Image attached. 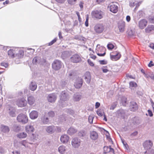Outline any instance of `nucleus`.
<instances>
[{
	"instance_id": "nucleus-44",
	"label": "nucleus",
	"mask_w": 154,
	"mask_h": 154,
	"mask_svg": "<svg viewBox=\"0 0 154 154\" xmlns=\"http://www.w3.org/2000/svg\"><path fill=\"white\" fill-rule=\"evenodd\" d=\"M19 58H21L24 55V52L22 50H20L18 53L17 54Z\"/></svg>"
},
{
	"instance_id": "nucleus-31",
	"label": "nucleus",
	"mask_w": 154,
	"mask_h": 154,
	"mask_svg": "<svg viewBox=\"0 0 154 154\" xmlns=\"http://www.w3.org/2000/svg\"><path fill=\"white\" fill-rule=\"evenodd\" d=\"M121 102L123 106H125L128 103L127 98L124 96L121 97Z\"/></svg>"
},
{
	"instance_id": "nucleus-55",
	"label": "nucleus",
	"mask_w": 154,
	"mask_h": 154,
	"mask_svg": "<svg viewBox=\"0 0 154 154\" xmlns=\"http://www.w3.org/2000/svg\"><path fill=\"white\" fill-rule=\"evenodd\" d=\"M76 14L78 16L79 21V22H81L82 21V19L81 18L79 13L78 12H76Z\"/></svg>"
},
{
	"instance_id": "nucleus-29",
	"label": "nucleus",
	"mask_w": 154,
	"mask_h": 154,
	"mask_svg": "<svg viewBox=\"0 0 154 154\" xmlns=\"http://www.w3.org/2000/svg\"><path fill=\"white\" fill-rule=\"evenodd\" d=\"M86 132L84 130H82L79 131L78 133V136L81 138L85 137L86 136Z\"/></svg>"
},
{
	"instance_id": "nucleus-19",
	"label": "nucleus",
	"mask_w": 154,
	"mask_h": 154,
	"mask_svg": "<svg viewBox=\"0 0 154 154\" xmlns=\"http://www.w3.org/2000/svg\"><path fill=\"white\" fill-rule=\"evenodd\" d=\"M60 140L61 142L63 143H67L69 140V137L66 134L62 135L60 137Z\"/></svg>"
},
{
	"instance_id": "nucleus-57",
	"label": "nucleus",
	"mask_w": 154,
	"mask_h": 154,
	"mask_svg": "<svg viewBox=\"0 0 154 154\" xmlns=\"http://www.w3.org/2000/svg\"><path fill=\"white\" fill-rule=\"evenodd\" d=\"M148 113L149 116L150 117H152L153 116V114L152 112L150 109H148Z\"/></svg>"
},
{
	"instance_id": "nucleus-45",
	"label": "nucleus",
	"mask_w": 154,
	"mask_h": 154,
	"mask_svg": "<svg viewBox=\"0 0 154 154\" xmlns=\"http://www.w3.org/2000/svg\"><path fill=\"white\" fill-rule=\"evenodd\" d=\"M77 1V0H67V1L69 4L73 5L75 4Z\"/></svg>"
},
{
	"instance_id": "nucleus-59",
	"label": "nucleus",
	"mask_w": 154,
	"mask_h": 154,
	"mask_svg": "<svg viewBox=\"0 0 154 154\" xmlns=\"http://www.w3.org/2000/svg\"><path fill=\"white\" fill-rule=\"evenodd\" d=\"M93 118L92 116H89L88 117V120L89 122L91 123L93 122Z\"/></svg>"
},
{
	"instance_id": "nucleus-4",
	"label": "nucleus",
	"mask_w": 154,
	"mask_h": 154,
	"mask_svg": "<svg viewBox=\"0 0 154 154\" xmlns=\"http://www.w3.org/2000/svg\"><path fill=\"white\" fill-rule=\"evenodd\" d=\"M17 120L18 122L23 124H26L28 122L27 116L26 115L23 114H19L17 116Z\"/></svg>"
},
{
	"instance_id": "nucleus-24",
	"label": "nucleus",
	"mask_w": 154,
	"mask_h": 154,
	"mask_svg": "<svg viewBox=\"0 0 154 154\" xmlns=\"http://www.w3.org/2000/svg\"><path fill=\"white\" fill-rule=\"evenodd\" d=\"M90 137L93 140H96L98 137L97 133L95 131H93L90 133Z\"/></svg>"
},
{
	"instance_id": "nucleus-41",
	"label": "nucleus",
	"mask_w": 154,
	"mask_h": 154,
	"mask_svg": "<svg viewBox=\"0 0 154 154\" xmlns=\"http://www.w3.org/2000/svg\"><path fill=\"white\" fill-rule=\"evenodd\" d=\"M2 131L5 132H8L10 131L9 128L7 126H2Z\"/></svg>"
},
{
	"instance_id": "nucleus-50",
	"label": "nucleus",
	"mask_w": 154,
	"mask_h": 154,
	"mask_svg": "<svg viewBox=\"0 0 154 154\" xmlns=\"http://www.w3.org/2000/svg\"><path fill=\"white\" fill-rule=\"evenodd\" d=\"M144 154H154V150L153 149H151L150 151H146L145 152Z\"/></svg>"
},
{
	"instance_id": "nucleus-22",
	"label": "nucleus",
	"mask_w": 154,
	"mask_h": 154,
	"mask_svg": "<svg viewBox=\"0 0 154 154\" xmlns=\"http://www.w3.org/2000/svg\"><path fill=\"white\" fill-rule=\"evenodd\" d=\"M68 95L66 93L65 91H62L60 95V100L63 101H66L68 99Z\"/></svg>"
},
{
	"instance_id": "nucleus-3",
	"label": "nucleus",
	"mask_w": 154,
	"mask_h": 154,
	"mask_svg": "<svg viewBox=\"0 0 154 154\" xmlns=\"http://www.w3.org/2000/svg\"><path fill=\"white\" fill-rule=\"evenodd\" d=\"M62 64V63L61 61L58 60H55L52 64V68L55 71L58 70L61 68Z\"/></svg>"
},
{
	"instance_id": "nucleus-6",
	"label": "nucleus",
	"mask_w": 154,
	"mask_h": 154,
	"mask_svg": "<svg viewBox=\"0 0 154 154\" xmlns=\"http://www.w3.org/2000/svg\"><path fill=\"white\" fill-rule=\"evenodd\" d=\"M16 104L19 107H23L26 105L27 102L24 98H23L17 101Z\"/></svg>"
},
{
	"instance_id": "nucleus-52",
	"label": "nucleus",
	"mask_w": 154,
	"mask_h": 154,
	"mask_svg": "<svg viewBox=\"0 0 154 154\" xmlns=\"http://www.w3.org/2000/svg\"><path fill=\"white\" fill-rule=\"evenodd\" d=\"M54 115H55V114H54V112L52 111L49 112L48 113V115L49 117H53L54 116Z\"/></svg>"
},
{
	"instance_id": "nucleus-40",
	"label": "nucleus",
	"mask_w": 154,
	"mask_h": 154,
	"mask_svg": "<svg viewBox=\"0 0 154 154\" xmlns=\"http://www.w3.org/2000/svg\"><path fill=\"white\" fill-rule=\"evenodd\" d=\"M20 143L21 145L25 147H28L29 143L25 140H23L20 142Z\"/></svg>"
},
{
	"instance_id": "nucleus-54",
	"label": "nucleus",
	"mask_w": 154,
	"mask_h": 154,
	"mask_svg": "<svg viewBox=\"0 0 154 154\" xmlns=\"http://www.w3.org/2000/svg\"><path fill=\"white\" fill-rule=\"evenodd\" d=\"M89 55L90 57L94 60H95L97 58V57L92 53H90L89 54Z\"/></svg>"
},
{
	"instance_id": "nucleus-17",
	"label": "nucleus",
	"mask_w": 154,
	"mask_h": 154,
	"mask_svg": "<svg viewBox=\"0 0 154 154\" xmlns=\"http://www.w3.org/2000/svg\"><path fill=\"white\" fill-rule=\"evenodd\" d=\"M25 131L28 134H32L34 131V128L31 125H28L25 127Z\"/></svg>"
},
{
	"instance_id": "nucleus-28",
	"label": "nucleus",
	"mask_w": 154,
	"mask_h": 154,
	"mask_svg": "<svg viewBox=\"0 0 154 154\" xmlns=\"http://www.w3.org/2000/svg\"><path fill=\"white\" fill-rule=\"evenodd\" d=\"M37 87V85L35 82H31L29 86V88L32 91H35Z\"/></svg>"
},
{
	"instance_id": "nucleus-11",
	"label": "nucleus",
	"mask_w": 154,
	"mask_h": 154,
	"mask_svg": "<svg viewBox=\"0 0 154 154\" xmlns=\"http://www.w3.org/2000/svg\"><path fill=\"white\" fill-rule=\"evenodd\" d=\"M47 99L49 102L54 103L56 100L57 96L54 93L48 95Z\"/></svg>"
},
{
	"instance_id": "nucleus-43",
	"label": "nucleus",
	"mask_w": 154,
	"mask_h": 154,
	"mask_svg": "<svg viewBox=\"0 0 154 154\" xmlns=\"http://www.w3.org/2000/svg\"><path fill=\"white\" fill-rule=\"evenodd\" d=\"M130 87H136L137 86V84L136 82H131L129 83Z\"/></svg>"
},
{
	"instance_id": "nucleus-23",
	"label": "nucleus",
	"mask_w": 154,
	"mask_h": 154,
	"mask_svg": "<svg viewBox=\"0 0 154 154\" xmlns=\"http://www.w3.org/2000/svg\"><path fill=\"white\" fill-rule=\"evenodd\" d=\"M38 116V113L36 111H32L29 114L30 117L32 119L37 118Z\"/></svg>"
},
{
	"instance_id": "nucleus-60",
	"label": "nucleus",
	"mask_w": 154,
	"mask_h": 154,
	"mask_svg": "<svg viewBox=\"0 0 154 154\" xmlns=\"http://www.w3.org/2000/svg\"><path fill=\"white\" fill-rule=\"evenodd\" d=\"M136 3L135 2H131L129 3V5L130 7H133L136 5Z\"/></svg>"
},
{
	"instance_id": "nucleus-18",
	"label": "nucleus",
	"mask_w": 154,
	"mask_h": 154,
	"mask_svg": "<svg viewBox=\"0 0 154 154\" xmlns=\"http://www.w3.org/2000/svg\"><path fill=\"white\" fill-rule=\"evenodd\" d=\"M16 48H13L9 50L8 51V56L11 58H14L15 57L16 51Z\"/></svg>"
},
{
	"instance_id": "nucleus-14",
	"label": "nucleus",
	"mask_w": 154,
	"mask_h": 154,
	"mask_svg": "<svg viewBox=\"0 0 154 154\" xmlns=\"http://www.w3.org/2000/svg\"><path fill=\"white\" fill-rule=\"evenodd\" d=\"M83 83L82 79L81 78L77 79L74 84V86L76 88H79L82 86Z\"/></svg>"
},
{
	"instance_id": "nucleus-33",
	"label": "nucleus",
	"mask_w": 154,
	"mask_h": 154,
	"mask_svg": "<svg viewBox=\"0 0 154 154\" xmlns=\"http://www.w3.org/2000/svg\"><path fill=\"white\" fill-rule=\"evenodd\" d=\"M27 136V134L24 132L19 133L17 135V137L20 138H25Z\"/></svg>"
},
{
	"instance_id": "nucleus-64",
	"label": "nucleus",
	"mask_w": 154,
	"mask_h": 154,
	"mask_svg": "<svg viewBox=\"0 0 154 154\" xmlns=\"http://www.w3.org/2000/svg\"><path fill=\"white\" fill-rule=\"evenodd\" d=\"M138 134V132L137 131H135V132H134L132 133L131 134V136H136Z\"/></svg>"
},
{
	"instance_id": "nucleus-27",
	"label": "nucleus",
	"mask_w": 154,
	"mask_h": 154,
	"mask_svg": "<svg viewBox=\"0 0 154 154\" xmlns=\"http://www.w3.org/2000/svg\"><path fill=\"white\" fill-rule=\"evenodd\" d=\"M28 103L30 105L33 104L35 102V99L32 96H30L28 98Z\"/></svg>"
},
{
	"instance_id": "nucleus-48",
	"label": "nucleus",
	"mask_w": 154,
	"mask_h": 154,
	"mask_svg": "<svg viewBox=\"0 0 154 154\" xmlns=\"http://www.w3.org/2000/svg\"><path fill=\"white\" fill-rule=\"evenodd\" d=\"M57 38H55L54 39L49 43L48 45L51 46L55 43L57 41Z\"/></svg>"
},
{
	"instance_id": "nucleus-38",
	"label": "nucleus",
	"mask_w": 154,
	"mask_h": 154,
	"mask_svg": "<svg viewBox=\"0 0 154 154\" xmlns=\"http://www.w3.org/2000/svg\"><path fill=\"white\" fill-rule=\"evenodd\" d=\"M132 123L134 125H138L140 123V121L137 117H134Z\"/></svg>"
},
{
	"instance_id": "nucleus-25",
	"label": "nucleus",
	"mask_w": 154,
	"mask_h": 154,
	"mask_svg": "<svg viewBox=\"0 0 154 154\" xmlns=\"http://www.w3.org/2000/svg\"><path fill=\"white\" fill-rule=\"evenodd\" d=\"M153 30L154 26L152 25H148L145 29V32L147 33H149Z\"/></svg>"
},
{
	"instance_id": "nucleus-12",
	"label": "nucleus",
	"mask_w": 154,
	"mask_h": 154,
	"mask_svg": "<svg viewBox=\"0 0 154 154\" xmlns=\"http://www.w3.org/2000/svg\"><path fill=\"white\" fill-rule=\"evenodd\" d=\"M147 23V21L145 19L141 20L139 22V27L140 29H143L146 26Z\"/></svg>"
},
{
	"instance_id": "nucleus-53",
	"label": "nucleus",
	"mask_w": 154,
	"mask_h": 154,
	"mask_svg": "<svg viewBox=\"0 0 154 154\" xmlns=\"http://www.w3.org/2000/svg\"><path fill=\"white\" fill-rule=\"evenodd\" d=\"M88 63L91 66H94V64L93 62L91 61V60L89 59H88Z\"/></svg>"
},
{
	"instance_id": "nucleus-36",
	"label": "nucleus",
	"mask_w": 154,
	"mask_h": 154,
	"mask_svg": "<svg viewBox=\"0 0 154 154\" xmlns=\"http://www.w3.org/2000/svg\"><path fill=\"white\" fill-rule=\"evenodd\" d=\"M54 130V127L52 126L48 127L46 129L47 131L50 133H53Z\"/></svg>"
},
{
	"instance_id": "nucleus-58",
	"label": "nucleus",
	"mask_w": 154,
	"mask_h": 154,
	"mask_svg": "<svg viewBox=\"0 0 154 154\" xmlns=\"http://www.w3.org/2000/svg\"><path fill=\"white\" fill-rule=\"evenodd\" d=\"M99 62L101 65H104L106 64V62L104 60H100L99 61Z\"/></svg>"
},
{
	"instance_id": "nucleus-62",
	"label": "nucleus",
	"mask_w": 154,
	"mask_h": 154,
	"mask_svg": "<svg viewBox=\"0 0 154 154\" xmlns=\"http://www.w3.org/2000/svg\"><path fill=\"white\" fill-rule=\"evenodd\" d=\"M37 62V57H35L32 60V63H36Z\"/></svg>"
},
{
	"instance_id": "nucleus-51",
	"label": "nucleus",
	"mask_w": 154,
	"mask_h": 154,
	"mask_svg": "<svg viewBox=\"0 0 154 154\" xmlns=\"http://www.w3.org/2000/svg\"><path fill=\"white\" fill-rule=\"evenodd\" d=\"M89 16L88 15H87L86 20L85 23V26H88V20H89Z\"/></svg>"
},
{
	"instance_id": "nucleus-5",
	"label": "nucleus",
	"mask_w": 154,
	"mask_h": 154,
	"mask_svg": "<svg viewBox=\"0 0 154 154\" xmlns=\"http://www.w3.org/2000/svg\"><path fill=\"white\" fill-rule=\"evenodd\" d=\"M82 60L81 57L79 54H76L73 55L70 58L71 62L74 63H77Z\"/></svg>"
},
{
	"instance_id": "nucleus-9",
	"label": "nucleus",
	"mask_w": 154,
	"mask_h": 154,
	"mask_svg": "<svg viewBox=\"0 0 154 154\" xmlns=\"http://www.w3.org/2000/svg\"><path fill=\"white\" fill-rule=\"evenodd\" d=\"M80 140L77 138L73 139L71 142L72 146L75 148L78 147L80 146Z\"/></svg>"
},
{
	"instance_id": "nucleus-61",
	"label": "nucleus",
	"mask_w": 154,
	"mask_h": 154,
	"mask_svg": "<svg viewBox=\"0 0 154 154\" xmlns=\"http://www.w3.org/2000/svg\"><path fill=\"white\" fill-rule=\"evenodd\" d=\"M154 65V64L153 63V62L152 61H151L148 65V66L149 67H152V66H153Z\"/></svg>"
},
{
	"instance_id": "nucleus-15",
	"label": "nucleus",
	"mask_w": 154,
	"mask_h": 154,
	"mask_svg": "<svg viewBox=\"0 0 154 154\" xmlns=\"http://www.w3.org/2000/svg\"><path fill=\"white\" fill-rule=\"evenodd\" d=\"M130 108L131 111H135L138 109V106L137 103L135 102H131Z\"/></svg>"
},
{
	"instance_id": "nucleus-26",
	"label": "nucleus",
	"mask_w": 154,
	"mask_h": 154,
	"mask_svg": "<svg viewBox=\"0 0 154 154\" xmlns=\"http://www.w3.org/2000/svg\"><path fill=\"white\" fill-rule=\"evenodd\" d=\"M97 115L100 116H104V120L106 121V116H105L103 110L102 109H100L97 111Z\"/></svg>"
},
{
	"instance_id": "nucleus-7",
	"label": "nucleus",
	"mask_w": 154,
	"mask_h": 154,
	"mask_svg": "<svg viewBox=\"0 0 154 154\" xmlns=\"http://www.w3.org/2000/svg\"><path fill=\"white\" fill-rule=\"evenodd\" d=\"M108 9L111 12L114 13H116L118 11V7L116 5L113 3L109 5L108 7Z\"/></svg>"
},
{
	"instance_id": "nucleus-46",
	"label": "nucleus",
	"mask_w": 154,
	"mask_h": 154,
	"mask_svg": "<svg viewBox=\"0 0 154 154\" xmlns=\"http://www.w3.org/2000/svg\"><path fill=\"white\" fill-rule=\"evenodd\" d=\"M117 104V103L116 102L114 103L113 104H112V106L110 107V109L112 110L114 109L116 107Z\"/></svg>"
},
{
	"instance_id": "nucleus-39",
	"label": "nucleus",
	"mask_w": 154,
	"mask_h": 154,
	"mask_svg": "<svg viewBox=\"0 0 154 154\" xmlns=\"http://www.w3.org/2000/svg\"><path fill=\"white\" fill-rule=\"evenodd\" d=\"M81 98V96L80 95L75 94L74 96V100L75 101H79Z\"/></svg>"
},
{
	"instance_id": "nucleus-21",
	"label": "nucleus",
	"mask_w": 154,
	"mask_h": 154,
	"mask_svg": "<svg viewBox=\"0 0 154 154\" xmlns=\"http://www.w3.org/2000/svg\"><path fill=\"white\" fill-rule=\"evenodd\" d=\"M85 79L87 83H89L90 82L91 77L90 73L89 72H87L84 75Z\"/></svg>"
},
{
	"instance_id": "nucleus-47",
	"label": "nucleus",
	"mask_w": 154,
	"mask_h": 154,
	"mask_svg": "<svg viewBox=\"0 0 154 154\" xmlns=\"http://www.w3.org/2000/svg\"><path fill=\"white\" fill-rule=\"evenodd\" d=\"M107 47L109 50H112L114 47V45L112 44H108L107 45Z\"/></svg>"
},
{
	"instance_id": "nucleus-63",
	"label": "nucleus",
	"mask_w": 154,
	"mask_h": 154,
	"mask_svg": "<svg viewBox=\"0 0 154 154\" xmlns=\"http://www.w3.org/2000/svg\"><path fill=\"white\" fill-rule=\"evenodd\" d=\"M1 66H5V67H7L8 66V64L6 63H1Z\"/></svg>"
},
{
	"instance_id": "nucleus-13",
	"label": "nucleus",
	"mask_w": 154,
	"mask_h": 154,
	"mask_svg": "<svg viewBox=\"0 0 154 154\" xmlns=\"http://www.w3.org/2000/svg\"><path fill=\"white\" fill-rule=\"evenodd\" d=\"M125 23L124 21H121L118 23V27L119 32H123L125 30Z\"/></svg>"
},
{
	"instance_id": "nucleus-35",
	"label": "nucleus",
	"mask_w": 154,
	"mask_h": 154,
	"mask_svg": "<svg viewBox=\"0 0 154 154\" xmlns=\"http://www.w3.org/2000/svg\"><path fill=\"white\" fill-rule=\"evenodd\" d=\"M106 140L109 141L110 144H113V142L110 137L109 133L107 131H106Z\"/></svg>"
},
{
	"instance_id": "nucleus-2",
	"label": "nucleus",
	"mask_w": 154,
	"mask_h": 154,
	"mask_svg": "<svg viewBox=\"0 0 154 154\" xmlns=\"http://www.w3.org/2000/svg\"><path fill=\"white\" fill-rule=\"evenodd\" d=\"M91 15L93 18L100 19L103 17V13L102 11L100 10H95L92 12Z\"/></svg>"
},
{
	"instance_id": "nucleus-56",
	"label": "nucleus",
	"mask_w": 154,
	"mask_h": 154,
	"mask_svg": "<svg viewBox=\"0 0 154 154\" xmlns=\"http://www.w3.org/2000/svg\"><path fill=\"white\" fill-rule=\"evenodd\" d=\"M9 115L11 117H14L15 116V114L14 111H12L10 112Z\"/></svg>"
},
{
	"instance_id": "nucleus-34",
	"label": "nucleus",
	"mask_w": 154,
	"mask_h": 154,
	"mask_svg": "<svg viewBox=\"0 0 154 154\" xmlns=\"http://www.w3.org/2000/svg\"><path fill=\"white\" fill-rule=\"evenodd\" d=\"M107 152L112 153L113 154H115L114 150L111 147L110 145L106 146V153Z\"/></svg>"
},
{
	"instance_id": "nucleus-1",
	"label": "nucleus",
	"mask_w": 154,
	"mask_h": 154,
	"mask_svg": "<svg viewBox=\"0 0 154 154\" xmlns=\"http://www.w3.org/2000/svg\"><path fill=\"white\" fill-rule=\"evenodd\" d=\"M96 52L97 55L100 57H103L106 54V49L103 46L98 45L96 48Z\"/></svg>"
},
{
	"instance_id": "nucleus-8",
	"label": "nucleus",
	"mask_w": 154,
	"mask_h": 154,
	"mask_svg": "<svg viewBox=\"0 0 154 154\" xmlns=\"http://www.w3.org/2000/svg\"><path fill=\"white\" fill-rule=\"evenodd\" d=\"M104 29V28L102 24H97L94 27V30L97 33H101Z\"/></svg>"
},
{
	"instance_id": "nucleus-16",
	"label": "nucleus",
	"mask_w": 154,
	"mask_h": 154,
	"mask_svg": "<svg viewBox=\"0 0 154 154\" xmlns=\"http://www.w3.org/2000/svg\"><path fill=\"white\" fill-rule=\"evenodd\" d=\"M153 143L150 140L146 141L143 144L145 148L147 149H150L152 146Z\"/></svg>"
},
{
	"instance_id": "nucleus-49",
	"label": "nucleus",
	"mask_w": 154,
	"mask_h": 154,
	"mask_svg": "<svg viewBox=\"0 0 154 154\" xmlns=\"http://www.w3.org/2000/svg\"><path fill=\"white\" fill-rule=\"evenodd\" d=\"M149 21L151 23H154V17H149Z\"/></svg>"
},
{
	"instance_id": "nucleus-20",
	"label": "nucleus",
	"mask_w": 154,
	"mask_h": 154,
	"mask_svg": "<svg viewBox=\"0 0 154 154\" xmlns=\"http://www.w3.org/2000/svg\"><path fill=\"white\" fill-rule=\"evenodd\" d=\"M126 112L122 109H120L117 112V114L119 117L124 119L125 116Z\"/></svg>"
},
{
	"instance_id": "nucleus-32",
	"label": "nucleus",
	"mask_w": 154,
	"mask_h": 154,
	"mask_svg": "<svg viewBox=\"0 0 154 154\" xmlns=\"http://www.w3.org/2000/svg\"><path fill=\"white\" fill-rule=\"evenodd\" d=\"M66 147L63 145H62L58 148V151L61 153H63L66 151Z\"/></svg>"
},
{
	"instance_id": "nucleus-10",
	"label": "nucleus",
	"mask_w": 154,
	"mask_h": 154,
	"mask_svg": "<svg viewBox=\"0 0 154 154\" xmlns=\"http://www.w3.org/2000/svg\"><path fill=\"white\" fill-rule=\"evenodd\" d=\"M113 53L114 54V55H112V53L110 54V57L111 60L113 61H116L120 59L121 55L119 53L115 52Z\"/></svg>"
},
{
	"instance_id": "nucleus-30",
	"label": "nucleus",
	"mask_w": 154,
	"mask_h": 154,
	"mask_svg": "<svg viewBox=\"0 0 154 154\" xmlns=\"http://www.w3.org/2000/svg\"><path fill=\"white\" fill-rule=\"evenodd\" d=\"M128 35L131 37L135 35V32L134 30L128 29L127 31Z\"/></svg>"
},
{
	"instance_id": "nucleus-42",
	"label": "nucleus",
	"mask_w": 154,
	"mask_h": 154,
	"mask_svg": "<svg viewBox=\"0 0 154 154\" xmlns=\"http://www.w3.org/2000/svg\"><path fill=\"white\" fill-rule=\"evenodd\" d=\"M42 120L43 123L44 124H47L49 122L48 118L45 117H43L42 119Z\"/></svg>"
},
{
	"instance_id": "nucleus-37",
	"label": "nucleus",
	"mask_w": 154,
	"mask_h": 154,
	"mask_svg": "<svg viewBox=\"0 0 154 154\" xmlns=\"http://www.w3.org/2000/svg\"><path fill=\"white\" fill-rule=\"evenodd\" d=\"M76 132V131L74 128H70L68 130L67 133L70 135Z\"/></svg>"
}]
</instances>
